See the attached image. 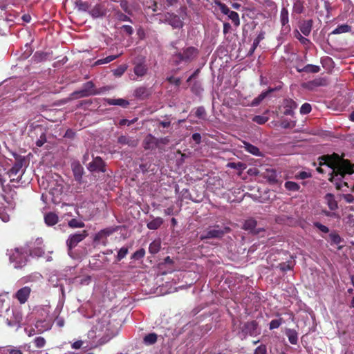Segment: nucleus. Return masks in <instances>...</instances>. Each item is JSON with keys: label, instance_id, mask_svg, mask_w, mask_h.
<instances>
[{"label": "nucleus", "instance_id": "72a5a7b5", "mask_svg": "<svg viewBox=\"0 0 354 354\" xmlns=\"http://www.w3.org/2000/svg\"><path fill=\"white\" fill-rule=\"evenodd\" d=\"M113 232V230L109 228L102 230L95 234L94 241H100L102 237L111 235Z\"/></svg>", "mask_w": 354, "mask_h": 354}, {"label": "nucleus", "instance_id": "e433bc0d", "mask_svg": "<svg viewBox=\"0 0 354 354\" xmlns=\"http://www.w3.org/2000/svg\"><path fill=\"white\" fill-rule=\"evenodd\" d=\"M285 188L288 191L297 192L299 191L300 186L295 182L286 181L284 184Z\"/></svg>", "mask_w": 354, "mask_h": 354}, {"label": "nucleus", "instance_id": "603ef678", "mask_svg": "<svg viewBox=\"0 0 354 354\" xmlns=\"http://www.w3.org/2000/svg\"><path fill=\"white\" fill-rule=\"evenodd\" d=\"M34 343H35V346L37 348H42L46 344V340H45V339L43 337H40L39 336V337H37L34 339Z\"/></svg>", "mask_w": 354, "mask_h": 354}, {"label": "nucleus", "instance_id": "49530a36", "mask_svg": "<svg viewBox=\"0 0 354 354\" xmlns=\"http://www.w3.org/2000/svg\"><path fill=\"white\" fill-rule=\"evenodd\" d=\"M145 254V251L144 249L141 248L138 250L136 251L131 256V259L134 260H140L144 257Z\"/></svg>", "mask_w": 354, "mask_h": 354}, {"label": "nucleus", "instance_id": "3c124183", "mask_svg": "<svg viewBox=\"0 0 354 354\" xmlns=\"http://www.w3.org/2000/svg\"><path fill=\"white\" fill-rule=\"evenodd\" d=\"M291 262H283L279 263V268L283 272H286L292 269V265Z\"/></svg>", "mask_w": 354, "mask_h": 354}, {"label": "nucleus", "instance_id": "338daca9", "mask_svg": "<svg viewBox=\"0 0 354 354\" xmlns=\"http://www.w3.org/2000/svg\"><path fill=\"white\" fill-rule=\"evenodd\" d=\"M342 197L348 203L354 202V196L351 194H343Z\"/></svg>", "mask_w": 354, "mask_h": 354}, {"label": "nucleus", "instance_id": "58836bf2", "mask_svg": "<svg viewBox=\"0 0 354 354\" xmlns=\"http://www.w3.org/2000/svg\"><path fill=\"white\" fill-rule=\"evenodd\" d=\"M195 115L196 118L202 120H206L207 113L203 106H198L196 109Z\"/></svg>", "mask_w": 354, "mask_h": 354}, {"label": "nucleus", "instance_id": "7c9ffc66", "mask_svg": "<svg viewBox=\"0 0 354 354\" xmlns=\"http://www.w3.org/2000/svg\"><path fill=\"white\" fill-rule=\"evenodd\" d=\"M304 1L296 0L293 3L292 12L296 14H301L304 11Z\"/></svg>", "mask_w": 354, "mask_h": 354}, {"label": "nucleus", "instance_id": "f03ea898", "mask_svg": "<svg viewBox=\"0 0 354 354\" xmlns=\"http://www.w3.org/2000/svg\"><path fill=\"white\" fill-rule=\"evenodd\" d=\"M16 162L12 167L8 171L7 174L10 178L11 183H23L24 181L22 180L24 175V170L22 169L24 158L21 156H15Z\"/></svg>", "mask_w": 354, "mask_h": 354}, {"label": "nucleus", "instance_id": "423d86ee", "mask_svg": "<svg viewBox=\"0 0 354 354\" xmlns=\"http://www.w3.org/2000/svg\"><path fill=\"white\" fill-rule=\"evenodd\" d=\"M215 4L219 8L221 12L227 16L228 19H230L235 27L240 26L241 21L239 14L235 12L230 10L226 4L222 3L219 0L215 1Z\"/></svg>", "mask_w": 354, "mask_h": 354}, {"label": "nucleus", "instance_id": "a878e982", "mask_svg": "<svg viewBox=\"0 0 354 354\" xmlns=\"http://www.w3.org/2000/svg\"><path fill=\"white\" fill-rule=\"evenodd\" d=\"M148 68L144 63H138L134 67V73L137 76L142 77L147 72Z\"/></svg>", "mask_w": 354, "mask_h": 354}, {"label": "nucleus", "instance_id": "dca6fc26", "mask_svg": "<svg viewBox=\"0 0 354 354\" xmlns=\"http://www.w3.org/2000/svg\"><path fill=\"white\" fill-rule=\"evenodd\" d=\"M82 88L86 91L87 93H89V96L99 95L103 90H106L105 88H100L99 89L95 88V84L91 81L84 84Z\"/></svg>", "mask_w": 354, "mask_h": 354}, {"label": "nucleus", "instance_id": "864d4df0", "mask_svg": "<svg viewBox=\"0 0 354 354\" xmlns=\"http://www.w3.org/2000/svg\"><path fill=\"white\" fill-rule=\"evenodd\" d=\"M311 105L309 103H304L300 108V113L304 115L308 114L311 111Z\"/></svg>", "mask_w": 354, "mask_h": 354}, {"label": "nucleus", "instance_id": "393cba45", "mask_svg": "<svg viewBox=\"0 0 354 354\" xmlns=\"http://www.w3.org/2000/svg\"><path fill=\"white\" fill-rule=\"evenodd\" d=\"M134 96L138 98L145 99L147 97H148L150 95L149 90L145 87V86H140L137 88L134 91Z\"/></svg>", "mask_w": 354, "mask_h": 354}, {"label": "nucleus", "instance_id": "2eb2a0df", "mask_svg": "<svg viewBox=\"0 0 354 354\" xmlns=\"http://www.w3.org/2000/svg\"><path fill=\"white\" fill-rule=\"evenodd\" d=\"M262 176L266 179L269 183L275 184L277 183V171L272 168H268L262 173Z\"/></svg>", "mask_w": 354, "mask_h": 354}, {"label": "nucleus", "instance_id": "6e6d98bb", "mask_svg": "<svg viewBox=\"0 0 354 354\" xmlns=\"http://www.w3.org/2000/svg\"><path fill=\"white\" fill-rule=\"evenodd\" d=\"M315 227H316L317 229H319L321 232L324 233H328L329 232V229L327 226L319 223L315 222L314 223Z\"/></svg>", "mask_w": 354, "mask_h": 354}, {"label": "nucleus", "instance_id": "a211bd4d", "mask_svg": "<svg viewBox=\"0 0 354 354\" xmlns=\"http://www.w3.org/2000/svg\"><path fill=\"white\" fill-rule=\"evenodd\" d=\"M313 25L312 19L304 20L299 25L300 31L305 36H308L310 34Z\"/></svg>", "mask_w": 354, "mask_h": 354}, {"label": "nucleus", "instance_id": "de8ad7c7", "mask_svg": "<svg viewBox=\"0 0 354 354\" xmlns=\"http://www.w3.org/2000/svg\"><path fill=\"white\" fill-rule=\"evenodd\" d=\"M264 6L266 8H270V10L277 12V6L274 1L272 0H264Z\"/></svg>", "mask_w": 354, "mask_h": 354}, {"label": "nucleus", "instance_id": "a19ab883", "mask_svg": "<svg viewBox=\"0 0 354 354\" xmlns=\"http://www.w3.org/2000/svg\"><path fill=\"white\" fill-rule=\"evenodd\" d=\"M71 96L73 97V98L77 99L79 97H88L89 93H87L86 91L82 88V89H80L79 91H74L73 93H72Z\"/></svg>", "mask_w": 354, "mask_h": 354}, {"label": "nucleus", "instance_id": "774afa93", "mask_svg": "<svg viewBox=\"0 0 354 354\" xmlns=\"http://www.w3.org/2000/svg\"><path fill=\"white\" fill-rule=\"evenodd\" d=\"M7 351L8 354H24L20 349L15 347L8 348Z\"/></svg>", "mask_w": 354, "mask_h": 354}, {"label": "nucleus", "instance_id": "39448f33", "mask_svg": "<svg viewBox=\"0 0 354 354\" xmlns=\"http://www.w3.org/2000/svg\"><path fill=\"white\" fill-rule=\"evenodd\" d=\"M231 232V228L227 226L221 227L219 225H215L213 227H209L201 235V240L210 239H221L225 234Z\"/></svg>", "mask_w": 354, "mask_h": 354}, {"label": "nucleus", "instance_id": "5fc2aeb1", "mask_svg": "<svg viewBox=\"0 0 354 354\" xmlns=\"http://www.w3.org/2000/svg\"><path fill=\"white\" fill-rule=\"evenodd\" d=\"M295 37L304 45L310 43V41L306 37H303L299 31H296Z\"/></svg>", "mask_w": 354, "mask_h": 354}, {"label": "nucleus", "instance_id": "2f4dec72", "mask_svg": "<svg viewBox=\"0 0 354 354\" xmlns=\"http://www.w3.org/2000/svg\"><path fill=\"white\" fill-rule=\"evenodd\" d=\"M264 36H265V32L263 31L260 32L259 34L257 35L256 39L254 40L252 46L250 50V55L254 52L255 49L259 46L260 41L264 39V37H265Z\"/></svg>", "mask_w": 354, "mask_h": 354}, {"label": "nucleus", "instance_id": "473e14b6", "mask_svg": "<svg viewBox=\"0 0 354 354\" xmlns=\"http://www.w3.org/2000/svg\"><path fill=\"white\" fill-rule=\"evenodd\" d=\"M155 145V138L149 134L147 136L143 142V146L145 149H153Z\"/></svg>", "mask_w": 354, "mask_h": 354}, {"label": "nucleus", "instance_id": "b1692460", "mask_svg": "<svg viewBox=\"0 0 354 354\" xmlns=\"http://www.w3.org/2000/svg\"><path fill=\"white\" fill-rule=\"evenodd\" d=\"M58 216L53 212H48L44 216V221L47 225L53 226L57 223Z\"/></svg>", "mask_w": 354, "mask_h": 354}, {"label": "nucleus", "instance_id": "f257e3e1", "mask_svg": "<svg viewBox=\"0 0 354 354\" xmlns=\"http://www.w3.org/2000/svg\"><path fill=\"white\" fill-rule=\"evenodd\" d=\"M345 154L341 155L337 153L322 155L318 158L319 167L316 170L319 174H324L322 166L326 165L331 169L328 180L333 183L337 190H342L344 186L348 187V183L344 181L346 175L354 174V163L344 158Z\"/></svg>", "mask_w": 354, "mask_h": 354}, {"label": "nucleus", "instance_id": "8fccbe9b", "mask_svg": "<svg viewBox=\"0 0 354 354\" xmlns=\"http://www.w3.org/2000/svg\"><path fill=\"white\" fill-rule=\"evenodd\" d=\"M120 7L127 14L132 15V10L129 8V3L126 0H122L120 1Z\"/></svg>", "mask_w": 354, "mask_h": 354}, {"label": "nucleus", "instance_id": "4468645a", "mask_svg": "<svg viewBox=\"0 0 354 354\" xmlns=\"http://www.w3.org/2000/svg\"><path fill=\"white\" fill-rule=\"evenodd\" d=\"M257 221L254 218H249L246 220L243 224V228L245 230L250 231L253 234H258L260 232L263 231V229H257Z\"/></svg>", "mask_w": 354, "mask_h": 354}, {"label": "nucleus", "instance_id": "cd10ccee", "mask_svg": "<svg viewBox=\"0 0 354 354\" xmlns=\"http://www.w3.org/2000/svg\"><path fill=\"white\" fill-rule=\"evenodd\" d=\"M352 28L351 26L348 24H341L339 25L335 29H334L331 34L333 35H339L342 33H346L351 32Z\"/></svg>", "mask_w": 354, "mask_h": 354}, {"label": "nucleus", "instance_id": "f8f14e48", "mask_svg": "<svg viewBox=\"0 0 354 354\" xmlns=\"http://www.w3.org/2000/svg\"><path fill=\"white\" fill-rule=\"evenodd\" d=\"M297 106V103L292 99H285L282 104V113L284 115H292L294 114L293 110Z\"/></svg>", "mask_w": 354, "mask_h": 354}, {"label": "nucleus", "instance_id": "09e8293b", "mask_svg": "<svg viewBox=\"0 0 354 354\" xmlns=\"http://www.w3.org/2000/svg\"><path fill=\"white\" fill-rule=\"evenodd\" d=\"M268 120V118L263 115H255L252 118V121L259 124H263Z\"/></svg>", "mask_w": 354, "mask_h": 354}, {"label": "nucleus", "instance_id": "79ce46f5", "mask_svg": "<svg viewBox=\"0 0 354 354\" xmlns=\"http://www.w3.org/2000/svg\"><path fill=\"white\" fill-rule=\"evenodd\" d=\"M75 4L78 9L82 11H87L90 8V4L88 2L83 1L82 0H77Z\"/></svg>", "mask_w": 354, "mask_h": 354}, {"label": "nucleus", "instance_id": "9d476101", "mask_svg": "<svg viewBox=\"0 0 354 354\" xmlns=\"http://www.w3.org/2000/svg\"><path fill=\"white\" fill-rule=\"evenodd\" d=\"M31 293V288L24 286L19 289L15 294L14 297L17 299L20 304H24L28 301Z\"/></svg>", "mask_w": 354, "mask_h": 354}, {"label": "nucleus", "instance_id": "bb28decb", "mask_svg": "<svg viewBox=\"0 0 354 354\" xmlns=\"http://www.w3.org/2000/svg\"><path fill=\"white\" fill-rule=\"evenodd\" d=\"M169 24L174 28H180L183 26V21L180 17L176 15H171L168 19Z\"/></svg>", "mask_w": 354, "mask_h": 354}, {"label": "nucleus", "instance_id": "9b49d317", "mask_svg": "<svg viewBox=\"0 0 354 354\" xmlns=\"http://www.w3.org/2000/svg\"><path fill=\"white\" fill-rule=\"evenodd\" d=\"M258 323L254 320L245 322L241 328V333L243 337L255 335Z\"/></svg>", "mask_w": 354, "mask_h": 354}, {"label": "nucleus", "instance_id": "f3484780", "mask_svg": "<svg viewBox=\"0 0 354 354\" xmlns=\"http://www.w3.org/2000/svg\"><path fill=\"white\" fill-rule=\"evenodd\" d=\"M280 21L283 28L287 30H290L289 25V13L286 8H282L280 12Z\"/></svg>", "mask_w": 354, "mask_h": 354}, {"label": "nucleus", "instance_id": "0e129e2a", "mask_svg": "<svg viewBox=\"0 0 354 354\" xmlns=\"http://www.w3.org/2000/svg\"><path fill=\"white\" fill-rule=\"evenodd\" d=\"M310 176L311 175L309 173L306 171H301L296 176V178L304 180L310 178Z\"/></svg>", "mask_w": 354, "mask_h": 354}, {"label": "nucleus", "instance_id": "c85d7f7f", "mask_svg": "<svg viewBox=\"0 0 354 354\" xmlns=\"http://www.w3.org/2000/svg\"><path fill=\"white\" fill-rule=\"evenodd\" d=\"M243 147L246 151L254 156H260L261 152L257 147L248 142H243Z\"/></svg>", "mask_w": 354, "mask_h": 354}, {"label": "nucleus", "instance_id": "6e6552de", "mask_svg": "<svg viewBox=\"0 0 354 354\" xmlns=\"http://www.w3.org/2000/svg\"><path fill=\"white\" fill-rule=\"evenodd\" d=\"M86 167L91 172L104 173L106 171V163L100 156L93 157V160Z\"/></svg>", "mask_w": 354, "mask_h": 354}, {"label": "nucleus", "instance_id": "ddd939ff", "mask_svg": "<svg viewBox=\"0 0 354 354\" xmlns=\"http://www.w3.org/2000/svg\"><path fill=\"white\" fill-rule=\"evenodd\" d=\"M71 169L75 180L79 183H82V176L84 174V168L79 161L75 160L71 162Z\"/></svg>", "mask_w": 354, "mask_h": 354}, {"label": "nucleus", "instance_id": "680f3d73", "mask_svg": "<svg viewBox=\"0 0 354 354\" xmlns=\"http://www.w3.org/2000/svg\"><path fill=\"white\" fill-rule=\"evenodd\" d=\"M267 350L265 345H260L255 350L254 354H266Z\"/></svg>", "mask_w": 354, "mask_h": 354}, {"label": "nucleus", "instance_id": "4d7b16f0", "mask_svg": "<svg viewBox=\"0 0 354 354\" xmlns=\"http://www.w3.org/2000/svg\"><path fill=\"white\" fill-rule=\"evenodd\" d=\"M46 142V136L44 133H42L39 137V138L36 141V145L39 147H41L44 145V144Z\"/></svg>", "mask_w": 354, "mask_h": 354}, {"label": "nucleus", "instance_id": "4be33fe9", "mask_svg": "<svg viewBox=\"0 0 354 354\" xmlns=\"http://www.w3.org/2000/svg\"><path fill=\"white\" fill-rule=\"evenodd\" d=\"M276 90H277V88H270L268 91L262 92L260 95H259V96H257L252 100L251 105L252 106H258L266 97V96L269 93H270Z\"/></svg>", "mask_w": 354, "mask_h": 354}, {"label": "nucleus", "instance_id": "c756f323", "mask_svg": "<svg viewBox=\"0 0 354 354\" xmlns=\"http://www.w3.org/2000/svg\"><path fill=\"white\" fill-rule=\"evenodd\" d=\"M89 13L93 18H97L103 16L104 12L102 6L100 4H97L89 11Z\"/></svg>", "mask_w": 354, "mask_h": 354}, {"label": "nucleus", "instance_id": "c03bdc74", "mask_svg": "<svg viewBox=\"0 0 354 354\" xmlns=\"http://www.w3.org/2000/svg\"><path fill=\"white\" fill-rule=\"evenodd\" d=\"M143 342L146 345L155 344V333H151L146 335L143 339Z\"/></svg>", "mask_w": 354, "mask_h": 354}, {"label": "nucleus", "instance_id": "4c0bfd02", "mask_svg": "<svg viewBox=\"0 0 354 354\" xmlns=\"http://www.w3.org/2000/svg\"><path fill=\"white\" fill-rule=\"evenodd\" d=\"M129 252V248L127 246L121 248L118 252V254L115 257L116 261H120L123 259Z\"/></svg>", "mask_w": 354, "mask_h": 354}, {"label": "nucleus", "instance_id": "6ab92c4d", "mask_svg": "<svg viewBox=\"0 0 354 354\" xmlns=\"http://www.w3.org/2000/svg\"><path fill=\"white\" fill-rule=\"evenodd\" d=\"M104 101L109 105H116L120 106L122 108H127L129 105V102L128 100L118 98V99H112V98H105Z\"/></svg>", "mask_w": 354, "mask_h": 354}, {"label": "nucleus", "instance_id": "5701e85b", "mask_svg": "<svg viewBox=\"0 0 354 354\" xmlns=\"http://www.w3.org/2000/svg\"><path fill=\"white\" fill-rule=\"evenodd\" d=\"M296 69L299 73L305 72L306 73H317L320 71V67L317 65L307 64L301 69H299V67H296Z\"/></svg>", "mask_w": 354, "mask_h": 354}, {"label": "nucleus", "instance_id": "e2e57ef3", "mask_svg": "<svg viewBox=\"0 0 354 354\" xmlns=\"http://www.w3.org/2000/svg\"><path fill=\"white\" fill-rule=\"evenodd\" d=\"M121 28L128 35H131L133 32V28L129 25H123Z\"/></svg>", "mask_w": 354, "mask_h": 354}, {"label": "nucleus", "instance_id": "69168bd1", "mask_svg": "<svg viewBox=\"0 0 354 354\" xmlns=\"http://www.w3.org/2000/svg\"><path fill=\"white\" fill-rule=\"evenodd\" d=\"M171 125V121L169 120H165V121H160L158 123V128L160 129L162 128H169Z\"/></svg>", "mask_w": 354, "mask_h": 354}, {"label": "nucleus", "instance_id": "f704fd0d", "mask_svg": "<svg viewBox=\"0 0 354 354\" xmlns=\"http://www.w3.org/2000/svg\"><path fill=\"white\" fill-rule=\"evenodd\" d=\"M119 55H109V56H107L105 58H102V59H97L94 65L95 66H98V65H102V64H108L112 61H113L114 59H115L116 58L118 57Z\"/></svg>", "mask_w": 354, "mask_h": 354}, {"label": "nucleus", "instance_id": "bf43d9fd", "mask_svg": "<svg viewBox=\"0 0 354 354\" xmlns=\"http://www.w3.org/2000/svg\"><path fill=\"white\" fill-rule=\"evenodd\" d=\"M31 254L38 257H42L44 254V250L41 248H35L31 251Z\"/></svg>", "mask_w": 354, "mask_h": 354}, {"label": "nucleus", "instance_id": "412c9836", "mask_svg": "<svg viewBox=\"0 0 354 354\" xmlns=\"http://www.w3.org/2000/svg\"><path fill=\"white\" fill-rule=\"evenodd\" d=\"M286 335L291 344L296 345L298 342V333L295 329L286 328Z\"/></svg>", "mask_w": 354, "mask_h": 354}, {"label": "nucleus", "instance_id": "20e7f679", "mask_svg": "<svg viewBox=\"0 0 354 354\" xmlns=\"http://www.w3.org/2000/svg\"><path fill=\"white\" fill-rule=\"evenodd\" d=\"M10 261L14 263L15 268L21 269L28 261V254L26 250L21 248H16L10 255Z\"/></svg>", "mask_w": 354, "mask_h": 354}, {"label": "nucleus", "instance_id": "13d9d810", "mask_svg": "<svg viewBox=\"0 0 354 354\" xmlns=\"http://www.w3.org/2000/svg\"><path fill=\"white\" fill-rule=\"evenodd\" d=\"M228 166L231 168L241 170L244 169V164L243 162H230Z\"/></svg>", "mask_w": 354, "mask_h": 354}, {"label": "nucleus", "instance_id": "c9c22d12", "mask_svg": "<svg viewBox=\"0 0 354 354\" xmlns=\"http://www.w3.org/2000/svg\"><path fill=\"white\" fill-rule=\"evenodd\" d=\"M41 278V275L39 273H35L27 275L22 278L24 283L33 282L39 280Z\"/></svg>", "mask_w": 354, "mask_h": 354}, {"label": "nucleus", "instance_id": "aec40b11", "mask_svg": "<svg viewBox=\"0 0 354 354\" xmlns=\"http://www.w3.org/2000/svg\"><path fill=\"white\" fill-rule=\"evenodd\" d=\"M324 199L328 207V208L331 211L336 210L338 208L337 202L335 198V196L333 194L328 193L325 195Z\"/></svg>", "mask_w": 354, "mask_h": 354}, {"label": "nucleus", "instance_id": "1a4fd4ad", "mask_svg": "<svg viewBox=\"0 0 354 354\" xmlns=\"http://www.w3.org/2000/svg\"><path fill=\"white\" fill-rule=\"evenodd\" d=\"M22 320V313L19 310H12L11 316L7 317L6 322L9 327L19 328L21 327Z\"/></svg>", "mask_w": 354, "mask_h": 354}, {"label": "nucleus", "instance_id": "052dcab7", "mask_svg": "<svg viewBox=\"0 0 354 354\" xmlns=\"http://www.w3.org/2000/svg\"><path fill=\"white\" fill-rule=\"evenodd\" d=\"M118 19L122 21H130L132 22L131 19L127 15L119 12L117 13Z\"/></svg>", "mask_w": 354, "mask_h": 354}, {"label": "nucleus", "instance_id": "0eeeda50", "mask_svg": "<svg viewBox=\"0 0 354 354\" xmlns=\"http://www.w3.org/2000/svg\"><path fill=\"white\" fill-rule=\"evenodd\" d=\"M88 235V234L86 230H83L81 232L70 235L66 241V245L68 250H71L75 248L77 244L82 241Z\"/></svg>", "mask_w": 354, "mask_h": 354}, {"label": "nucleus", "instance_id": "a18cd8bd", "mask_svg": "<svg viewBox=\"0 0 354 354\" xmlns=\"http://www.w3.org/2000/svg\"><path fill=\"white\" fill-rule=\"evenodd\" d=\"M329 236L332 244L338 245L342 241L340 236L335 232L330 233Z\"/></svg>", "mask_w": 354, "mask_h": 354}, {"label": "nucleus", "instance_id": "7ed1b4c3", "mask_svg": "<svg viewBox=\"0 0 354 354\" xmlns=\"http://www.w3.org/2000/svg\"><path fill=\"white\" fill-rule=\"evenodd\" d=\"M198 50L193 46H189L183 50V52H180L174 55V62L176 65L180 64L182 62L190 63L194 61L198 55Z\"/></svg>", "mask_w": 354, "mask_h": 354}, {"label": "nucleus", "instance_id": "37998d69", "mask_svg": "<svg viewBox=\"0 0 354 354\" xmlns=\"http://www.w3.org/2000/svg\"><path fill=\"white\" fill-rule=\"evenodd\" d=\"M284 322L282 318L272 319L269 324L270 330L278 328Z\"/></svg>", "mask_w": 354, "mask_h": 354}, {"label": "nucleus", "instance_id": "ea45409f", "mask_svg": "<svg viewBox=\"0 0 354 354\" xmlns=\"http://www.w3.org/2000/svg\"><path fill=\"white\" fill-rule=\"evenodd\" d=\"M85 225L84 223L76 218H72L68 221V226L72 228H82Z\"/></svg>", "mask_w": 354, "mask_h": 354}]
</instances>
